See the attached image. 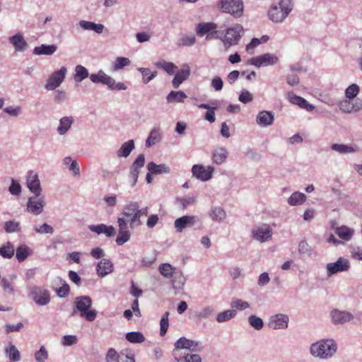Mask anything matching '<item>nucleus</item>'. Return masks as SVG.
<instances>
[{"label": "nucleus", "instance_id": "33", "mask_svg": "<svg viewBox=\"0 0 362 362\" xmlns=\"http://www.w3.org/2000/svg\"><path fill=\"white\" fill-rule=\"evenodd\" d=\"M209 216L214 221L221 222L226 219V213L222 207L214 206L211 208Z\"/></svg>", "mask_w": 362, "mask_h": 362}, {"label": "nucleus", "instance_id": "37", "mask_svg": "<svg viewBox=\"0 0 362 362\" xmlns=\"http://www.w3.org/2000/svg\"><path fill=\"white\" fill-rule=\"evenodd\" d=\"M89 75L88 69L82 65H77L75 67V73L74 74V80L76 83L81 82L86 79Z\"/></svg>", "mask_w": 362, "mask_h": 362}, {"label": "nucleus", "instance_id": "14", "mask_svg": "<svg viewBox=\"0 0 362 362\" xmlns=\"http://www.w3.org/2000/svg\"><path fill=\"white\" fill-rule=\"evenodd\" d=\"M45 199L44 197H30L27 203V210L28 212L39 215L42 213L44 207L45 206Z\"/></svg>", "mask_w": 362, "mask_h": 362}, {"label": "nucleus", "instance_id": "40", "mask_svg": "<svg viewBox=\"0 0 362 362\" xmlns=\"http://www.w3.org/2000/svg\"><path fill=\"white\" fill-rule=\"evenodd\" d=\"M142 75V82L145 84L149 83L157 76V71L151 72L148 68H138Z\"/></svg>", "mask_w": 362, "mask_h": 362}, {"label": "nucleus", "instance_id": "6", "mask_svg": "<svg viewBox=\"0 0 362 362\" xmlns=\"http://www.w3.org/2000/svg\"><path fill=\"white\" fill-rule=\"evenodd\" d=\"M244 30L241 25L235 24L226 30L224 37L221 39L226 49L238 45L243 35Z\"/></svg>", "mask_w": 362, "mask_h": 362}, {"label": "nucleus", "instance_id": "60", "mask_svg": "<svg viewBox=\"0 0 362 362\" xmlns=\"http://www.w3.org/2000/svg\"><path fill=\"white\" fill-rule=\"evenodd\" d=\"M339 110L344 113H353L351 103L349 100H342L339 105Z\"/></svg>", "mask_w": 362, "mask_h": 362}, {"label": "nucleus", "instance_id": "10", "mask_svg": "<svg viewBox=\"0 0 362 362\" xmlns=\"http://www.w3.org/2000/svg\"><path fill=\"white\" fill-rule=\"evenodd\" d=\"M30 296L39 305H45L50 301V295L47 290L42 287L34 286L31 288Z\"/></svg>", "mask_w": 362, "mask_h": 362}, {"label": "nucleus", "instance_id": "59", "mask_svg": "<svg viewBox=\"0 0 362 362\" xmlns=\"http://www.w3.org/2000/svg\"><path fill=\"white\" fill-rule=\"evenodd\" d=\"M119 354L113 349L110 348L105 356L106 362H118Z\"/></svg>", "mask_w": 362, "mask_h": 362}, {"label": "nucleus", "instance_id": "36", "mask_svg": "<svg viewBox=\"0 0 362 362\" xmlns=\"http://www.w3.org/2000/svg\"><path fill=\"white\" fill-rule=\"evenodd\" d=\"M306 200L305 194L300 192H293L288 199V204L290 206H297L303 204Z\"/></svg>", "mask_w": 362, "mask_h": 362}, {"label": "nucleus", "instance_id": "1", "mask_svg": "<svg viewBox=\"0 0 362 362\" xmlns=\"http://www.w3.org/2000/svg\"><path fill=\"white\" fill-rule=\"evenodd\" d=\"M197 341H176L173 356L177 362H202L199 355L192 354L197 350Z\"/></svg>", "mask_w": 362, "mask_h": 362}, {"label": "nucleus", "instance_id": "62", "mask_svg": "<svg viewBox=\"0 0 362 362\" xmlns=\"http://www.w3.org/2000/svg\"><path fill=\"white\" fill-rule=\"evenodd\" d=\"M35 230L36 233H40V234H43V233L52 234L54 231L53 228L47 223H44L39 227H36L35 228Z\"/></svg>", "mask_w": 362, "mask_h": 362}, {"label": "nucleus", "instance_id": "32", "mask_svg": "<svg viewBox=\"0 0 362 362\" xmlns=\"http://www.w3.org/2000/svg\"><path fill=\"white\" fill-rule=\"evenodd\" d=\"M227 156V150L224 147H219L214 151L212 160L216 165H221L226 161Z\"/></svg>", "mask_w": 362, "mask_h": 362}, {"label": "nucleus", "instance_id": "38", "mask_svg": "<svg viewBox=\"0 0 362 362\" xmlns=\"http://www.w3.org/2000/svg\"><path fill=\"white\" fill-rule=\"evenodd\" d=\"M158 271L162 276L170 279L173 277L175 271V268L168 263H163L160 264Z\"/></svg>", "mask_w": 362, "mask_h": 362}, {"label": "nucleus", "instance_id": "31", "mask_svg": "<svg viewBox=\"0 0 362 362\" xmlns=\"http://www.w3.org/2000/svg\"><path fill=\"white\" fill-rule=\"evenodd\" d=\"M10 42L13 45L16 51L21 52L25 49L28 44L23 35L21 34H16L9 38Z\"/></svg>", "mask_w": 362, "mask_h": 362}, {"label": "nucleus", "instance_id": "44", "mask_svg": "<svg viewBox=\"0 0 362 362\" xmlns=\"http://www.w3.org/2000/svg\"><path fill=\"white\" fill-rule=\"evenodd\" d=\"M156 66L165 70L168 74H173L177 69V66L172 62H167L165 61H160L156 64Z\"/></svg>", "mask_w": 362, "mask_h": 362}, {"label": "nucleus", "instance_id": "34", "mask_svg": "<svg viewBox=\"0 0 362 362\" xmlns=\"http://www.w3.org/2000/svg\"><path fill=\"white\" fill-rule=\"evenodd\" d=\"M187 95L182 90H172L168 94L166 100L169 103H183L184 100L187 98Z\"/></svg>", "mask_w": 362, "mask_h": 362}, {"label": "nucleus", "instance_id": "18", "mask_svg": "<svg viewBox=\"0 0 362 362\" xmlns=\"http://www.w3.org/2000/svg\"><path fill=\"white\" fill-rule=\"evenodd\" d=\"M198 221L195 216L186 215L177 218L174 222V226L178 233L187 228L192 227Z\"/></svg>", "mask_w": 362, "mask_h": 362}, {"label": "nucleus", "instance_id": "45", "mask_svg": "<svg viewBox=\"0 0 362 362\" xmlns=\"http://www.w3.org/2000/svg\"><path fill=\"white\" fill-rule=\"evenodd\" d=\"M169 312H165L162 316L160 321V336L163 337L168 329L169 321H168Z\"/></svg>", "mask_w": 362, "mask_h": 362}, {"label": "nucleus", "instance_id": "20", "mask_svg": "<svg viewBox=\"0 0 362 362\" xmlns=\"http://www.w3.org/2000/svg\"><path fill=\"white\" fill-rule=\"evenodd\" d=\"M27 187L37 197L40 195L42 192L40 182L37 174L34 171H30L27 175Z\"/></svg>", "mask_w": 362, "mask_h": 362}, {"label": "nucleus", "instance_id": "13", "mask_svg": "<svg viewBox=\"0 0 362 362\" xmlns=\"http://www.w3.org/2000/svg\"><path fill=\"white\" fill-rule=\"evenodd\" d=\"M144 164L145 156L143 153L139 154L132 164L129 169V177L132 182V187L136 185L138 180L140 170L144 166Z\"/></svg>", "mask_w": 362, "mask_h": 362}, {"label": "nucleus", "instance_id": "43", "mask_svg": "<svg viewBox=\"0 0 362 362\" xmlns=\"http://www.w3.org/2000/svg\"><path fill=\"white\" fill-rule=\"evenodd\" d=\"M138 208V202H131L129 204H127L122 211V215L123 218L125 219H127L129 218L132 215L134 214V212L137 210Z\"/></svg>", "mask_w": 362, "mask_h": 362}, {"label": "nucleus", "instance_id": "5", "mask_svg": "<svg viewBox=\"0 0 362 362\" xmlns=\"http://www.w3.org/2000/svg\"><path fill=\"white\" fill-rule=\"evenodd\" d=\"M243 7L242 0H220L218 4L221 12L229 13L235 18L243 16Z\"/></svg>", "mask_w": 362, "mask_h": 362}, {"label": "nucleus", "instance_id": "63", "mask_svg": "<svg viewBox=\"0 0 362 362\" xmlns=\"http://www.w3.org/2000/svg\"><path fill=\"white\" fill-rule=\"evenodd\" d=\"M214 312V309L210 307V306H208V307H206L204 308H203L202 310H200L198 313H197V317L199 318V319H206V318H208Z\"/></svg>", "mask_w": 362, "mask_h": 362}, {"label": "nucleus", "instance_id": "4", "mask_svg": "<svg viewBox=\"0 0 362 362\" xmlns=\"http://www.w3.org/2000/svg\"><path fill=\"white\" fill-rule=\"evenodd\" d=\"M337 349V345L334 341H316L310 348L312 356L320 359L331 358Z\"/></svg>", "mask_w": 362, "mask_h": 362}, {"label": "nucleus", "instance_id": "24", "mask_svg": "<svg viewBox=\"0 0 362 362\" xmlns=\"http://www.w3.org/2000/svg\"><path fill=\"white\" fill-rule=\"evenodd\" d=\"M190 75V68L187 64L182 65V68L176 73L172 81L174 88H177L183 81L187 80Z\"/></svg>", "mask_w": 362, "mask_h": 362}, {"label": "nucleus", "instance_id": "25", "mask_svg": "<svg viewBox=\"0 0 362 362\" xmlns=\"http://www.w3.org/2000/svg\"><path fill=\"white\" fill-rule=\"evenodd\" d=\"M113 271V264L110 260L103 259L98 262L96 267V272L99 277H104L112 273Z\"/></svg>", "mask_w": 362, "mask_h": 362}, {"label": "nucleus", "instance_id": "57", "mask_svg": "<svg viewBox=\"0 0 362 362\" xmlns=\"http://www.w3.org/2000/svg\"><path fill=\"white\" fill-rule=\"evenodd\" d=\"M238 100L244 104L249 103L252 101L253 96L247 90H243L240 92Z\"/></svg>", "mask_w": 362, "mask_h": 362}, {"label": "nucleus", "instance_id": "35", "mask_svg": "<svg viewBox=\"0 0 362 362\" xmlns=\"http://www.w3.org/2000/svg\"><path fill=\"white\" fill-rule=\"evenodd\" d=\"M57 50V47L54 45H42L39 47H35L33 49V54L36 55H51Z\"/></svg>", "mask_w": 362, "mask_h": 362}, {"label": "nucleus", "instance_id": "42", "mask_svg": "<svg viewBox=\"0 0 362 362\" xmlns=\"http://www.w3.org/2000/svg\"><path fill=\"white\" fill-rule=\"evenodd\" d=\"M237 314L235 310H228L218 314L216 320L218 322H224L233 318Z\"/></svg>", "mask_w": 362, "mask_h": 362}, {"label": "nucleus", "instance_id": "29", "mask_svg": "<svg viewBox=\"0 0 362 362\" xmlns=\"http://www.w3.org/2000/svg\"><path fill=\"white\" fill-rule=\"evenodd\" d=\"M148 170L153 175L168 174L170 172V167L166 164H156L154 162H150L147 165Z\"/></svg>", "mask_w": 362, "mask_h": 362}, {"label": "nucleus", "instance_id": "15", "mask_svg": "<svg viewBox=\"0 0 362 362\" xmlns=\"http://www.w3.org/2000/svg\"><path fill=\"white\" fill-rule=\"evenodd\" d=\"M66 74V69L62 67L60 70L54 72L47 79L45 86L48 90H52L57 88L64 81Z\"/></svg>", "mask_w": 362, "mask_h": 362}, {"label": "nucleus", "instance_id": "50", "mask_svg": "<svg viewBox=\"0 0 362 362\" xmlns=\"http://www.w3.org/2000/svg\"><path fill=\"white\" fill-rule=\"evenodd\" d=\"M359 86L356 83H353L345 90V96L349 100L353 99L356 97L359 93Z\"/></svg>", "mask_w": 362, "mask_h": 362}, {"label": "nucleus", "instance_id": "52", "mask_svg": "<svg viewBox=\"0 0 362 362\" xmlns=\"http://www.w3.org/2000/svg\"><path fill=\"white\" fill-rule=\"evenodd\" d=\"M312 248L305 240H302L298 244V252L300 255L310 257L312 254Z\"/></svg>", "mask_w": 362, "mask_h": 362}, {"label": "nucleus", "instance_id": "3", "mask_svg": "<svg viewBox=\"0 0 362 362\" xmlns=\"http://www.w3.org/2000/svg\"><path fill=\"white\" fill-rule=\"evenodd\" d=\"M75 310L74 313H79L81 317L84 318L88 322H93L97 316V311L91 309L92 299L87 296L76 297L74 300Z\"/></svg>", "mask_w": 362, "mask_h": 362}, {"label": "nucleus", "instance_id": "30", "mask_svg": "<svg viewBox=\"0 0 362 362\" xmlns=\"http://www.w3.org/2000/svg\"><path fill=\"white\" fill-rule=\"evenodd\" d=\"M161 133L159 127H154L147 139L146 140V146L150 148L161 141Z\"/></svg>", "mask_w": 362, "mask_h": 362}, {"label": "nucleus", "instance_id": "46", "mask_svg": "<svg viewBox=\"0 0 362 362\" xmlns=\"http://www.w3.org/2000/svg\"><path fill=\"white\" fill-rule=\"evenodd\" d=\"M195 42H196V37L194 35H184L179 39L178 45L190 47V46L194 45L195 44Z\"/></svg>", "mask_w": 362, "mask_h": 362}, {"label": "nucleus", "instance_id": "23", "mask_svg": "<svg viewBox=\"0 0 362 362\" xmlns=\"http://www.w3.org/2000/svg\"><path fill=\"white\" fill-rule=\"evenodd\" d=\"M288 100L291 103L296 105L299 107L306 110L307 111L310 112L315 109L314 105L310 104L305 98L296 95L293 92H289L288 93Z\"/></svg>", "mask_w": 362, "mask_h": 362}, {"label": "nucleus", "instance_id": "41", "mask_svg": "<svg viewBox=\"0 0 362 362\" xmlns=\"http://www.w3.org/2000/svg\"><path fill=\"white\" fill-rule=\"evenodd\" d=\"M331 149L341 154L351 153H354L356 151L355 148L351 146L338 144H332Z\"/></svg>", "mask_w": 362, "mask_h": 362}, {"label": "nucleus", "instance_id": "56", "mask_svg": "<svg viewBox=\"0 0 362 362\" xmlns=\"http://www.w3.org/2000/svg\"><path fill=\"white\" fill-rule=\"evenodd\" d=\"M4 229L7 233H13L20 230V224L18 222L12 221H6L4 224Z\"/></svg>", "mask_w": 362, "mask_h": 362}, {"label": "nucleus", "instance_id": "11", "mask_svg": "<svg viewBox=\"0 0 362 362\" xmlns=\"http://www.w3.org/2000/svg\"><path fill=\"white\" fill-rule=\"evenodd\" d=\"M278 61L279 59L276 56L272 54L266 53L250 59L247 63L250 65L260 67L276 64Z\"/></svg>", "mask_w": 362, "mask_h": 362}, {"label": "nucleus", "instance_id": "17", "mask_svg": "<svg viewBox=\"0 0 362 362\" xmlns=\"http://www.w3.org/2000/svg\"><path fill=\"white\" fill-rule=\"evenodd\" d=\"M288 316L285 314H276L272 315L268 321V326L273 329H285L288 327Z\"/></svg>", "mask_w": 362, "mask_h": 362}, {"label": "nucleus", "instance_id": "61", "mask_svg": "<svg viewBox=\"0 0 362 362\" xmlns=\"http://www.w3.org/2000/svg\"><path fill=\"white\" fill-rule=\"evenodd\" d=\"M57 131L60 134H64L68 131V117H64L60 119Z\"/></svg>", "mask_w": 362, "mask_h": 362}, {"label": "nucleus", "instance_id": "22", "mask_svg": "<svg viewBox=\"0 0 362 362\" xmlns=\"http://www.w3.org/2000/svg\"><path fill=\"white\" fill-rule=\"evenodd\" d=\"M336 221H332L331 227L334 230L335 233L343 240L349 241L354 234V230L346 226H336Z\"/></svg>", "mask_w": 362, "mask_h": 362}, {"label": "nucleus", "instance_id": "49", "mask_svg": "<svg viewBox=\"0 0 362 362\" xmlns=\"http://www.w3.org/2000/svg\"><path fill=\"white\" fill-rule=\"evenodd\" d=\"M130 60L127 57H119L113 63V69L119 70L130 64Z\"/></svg>", "mask_w": 362, "mask_h": 362}, {"label": "nucleus", "instance_id": "12", "mask_svg": "<svg viewBox=\"0 0 362 362\" xmlns=\"http://www.w3.org/2000/svg\"><path fill=\"white\" fill-rule=\"evenodd\" d=\"M252 236L255 240L264 243L272 239V230L269 225L262 224L252 230Z\"/></svg>", "mask_w": 362, "mask_h": 362}, {"label": "nucleus", "instance_id": "58", "mask_svg": "<svg viewBox=\"0 0 362 362\" xmlns=\"http://www.w3.org/2000/svg\"><path fill=\"white\" fill-rule=\"evenodd\" d=\"M35 360L37 362H45L48 358V353L44 346H42L39 351L35 353Z\"/></svg>", "mask_w": 362, "mask_h": 362}, {"label": "nucleus", "instance_id": "28", "mask_svg": "<svg viewBox=\"0 0 362 362\" xmlns=\"http://www.w3.org/2000/svg\"><path fill=\"white\" fill-rule=\"evenodd\" d=\"M134 148V141L133 139H130L122 144L116 153L117 156L118 158H127Z\"/></svg>", "mask_w": 362, "mask_h": 362}, {"label": "nucleus", "instance_id": "48", "mask_svg": "<svg viewBox=\"0 0 362 362\" xmlns=\"http://www.w3.org/2000/svg\"><path fill=\"white\" fill-rule=\"evenodd\" d=\"M14 255V248L10 243L0 247V255L5 258H11Z\"/></svg>", "mask_w": 362, "mask_h": 362}, {"label": "nucleus", "instance_id": "2", "mask_svg": "<svg viewBox=\"0 0 362 362\" xmlns=\"http://www.w3.org/2000/svg\"><path fill=\"white\" fill-rule=\"evenodd\" d=\"M294 8L293 0H279L271 4L267 11L268 18L275 24L283 23Z\"/></svg>", "mask_w": 362, "mask_h": 362}, {"label": "nucleus", "instance_id": "26", "mask_svg": "<svg viewBox=\"0 0 362 362\" xmlns=\"http://www.w3.org/2000/svg\"><path fill=\"white\" fill-rule=\"evenodd\" d=\"M88 228L90 231L98 235L104 233L108 238L113 237L116 233L113 226H107L103 223L99 225H90Z\"/></svg>", "mask_w": 362, "mask_h": 362}, {"label": "nucleus", "instance_id": "21", "mask_svg": "<svg viewBox=\"0 0 362 362\" xmlns=\"http://www.w3.org/2000/svg\"><path fill=\"white\" fill-rule=\"evenodd\" d=\"M217 28V24L213 22L199 23L196 26V33L199 36H204L208 34L206 39H211L213 36L210 35L213 33H217V31H216Z\"/></svg>", "mask_w": 362, "mask_h": 362}, {"label": "nucleus", "instance_id": "54", "mask_svg": "<svg viewBox=\"0 0 362 362\" xmlns=\"http://www.w3.org/2000/svg\"><path fill=\"white\" fill-rule=\"evenodd\" d=\"M129 231H119V234L116 238V243L118 245H122L127 243L130 238Z\"/></svg>", "mask_w": 362, "mask_h": 362}, {"label": "nucleus", "instance_id": "47", "mask_svg": "<svg viewBox=\"0 0 362 362\" xmlns=\"http://www.w3.org/2000/svg\"><path fill=\"white\" fill-rule=\"evenodd\" d=\"M248 322L250 325L257 330L261 329L264 326V322L262 319L255 315H251L249 316Z\"/></svg>", "mask_w": 362, "mask_h": 362}, {"label": "nucleus", "instance_id": "51", "mask_svg": "<svg viewBox=\"0 0 362 362\" xmlns=\"http://www.w3.org/2000/svg\"><path fill=\"white\" fill-rule=\"evenodd\" d=\"M28 247L25 245H21L16 250V257L19 262L24 261L28 256Z\"/></svg>", "mask_w": 362, "mask_h": 362}, {"label": "nucleus", "instance_id": "39", "mask_svg": "<svg viewBox=\"0 0 362 362\" xmlns=\"http://www.w3.org/2000/svg\"><path fill=\"white\" fill-rule=\"evenodd\" d=\"M5 352L12 361H18L21 359L20 352L14 345L10 344L5 349Z\"/></svg>", "mask_w": 362, "mask_h": 362}, {"label": "nucleus", "instance_id": "64", "mask_svg": "<svg viewBox=\"0 0 362 362\" xmlns=\"http://www.w3.org/2000/svg\"><path fill=\"white\" fill-rule=\"evenodd\" d=\"M118 362H135L134 354L132 353L125 354L121 352L119 354Z\"/></svg>", "mask_w": 362, "mask_h": 362}, {"label": "nucleus", "instance_id": "19", "mask_svg": "<svg viewBox=\"0 0 362 362\" xmlns=\"http://www.w3.org/2000/svg\"><path fill=\"white\" fill-rule=\"evenodd\" d=\"M255 120L260 127H269L274 124V113L272 111L262 110L257 115Z\"/></svg>", "mask_w": 362, "mask_h": 362}, {"label": "nucleus", "instance_id": "9", "mask_svg": "<svg viewBox=\"0 0 362 362\" xmlns=\"http://www.w3.org/2000/svg\"><path fill=\"white\" fill-rule=\"evenodd\" d=\"M350 268L349 261L344 257H339L336 262L327 264L326 269L328 276L337 273L347 272Z\"/></svg>", "mask_w": 362, "mask_h": 362}, {"label": "nucleus", "instance_id": "8", "mask_svg": "<svg viewBox=\"0 0 362 362\" xmlns=\"http://www.w3.org/2000/svg\"><path fill=\"white\" fill-rule=\"evenodd\" d=\"M329 317L332 323L334 325H344L351 322L355 318L351 313L337 308H334L330 311Z\"/></svg>", "mask_w": 362, "mask_h": 362}, {"label": "nucleus", "instance_id": "27", "mask_svg": "<svg viewBox=\"0 0 362 362\" xmlns=\"http://www.w3.org/2000/svg\"><path fill=\"white\" fill-rule=\"evenodd\" d=\"M79 26L84 30H93L97 34L103 33L105 26L100 23H95L91 21L81 20L78 23Z\"/></svg>", "mask_w": 362, "mask_h": 362}, {"label": "nucleus", "instance_id": "55", "mask_svg": "<svg viewBox=\"0 0 362 362\" xmlns=\"http://www.w3.org/2000/svg\"><path fill=\"white\" fill-rule=\"evenodd\" d=\"M69 160H71V163L69 165V171L72 172L74 177L79 178L81 177V171L78 163L76 160H71V158H69Z\"/></svg>", "mask_w": 362, "mask_h": 362}, {"label": "nucleus", "instance_id": "16", "mask_svg": "<svg viewBox=\"0 0 362 362\" xmlns=\"http://www.w3.org/2000/svg\"><path fill=\"white\" fill-rule=\"evenodd\" d=\"M214 170L213 166H208L206 168L202 165H194L192 168V175L202 181H208L212 177Z\"/></svg>", "mask_w": 362, "mask_h": 362}, {"label": "nucleus", "instance_id": "53", "mask_svg": "<svg viewBox=\"0 0 362 362\" xmlns=\"http://www.w3.org/2000/svg\"><path fill=\"white\" fill-rule=\"evenodd\" d=\"M230 306L239 310H244L250 307V304L241 299L233 298L231 301Z\"/></svg>", "mask_w": 362, "mask_h": 362}, {"label": "nucleus", "instance_id": "7", "mask_svg": "<svg viewBox=\"0 0 362 362\" xmlns=\"http://www.w3.org/2000/svg\"><path fill=\"white\" fill-rule=\"evenodd\" d=\"M90 79L94 83L106 85L110 90H124L127 89V86L123 83H116L113 78L107 75L102 70H100L98 74H90Z\"/></svg>", "mask_w": 362, "mask_h": 362}]
</instances>
